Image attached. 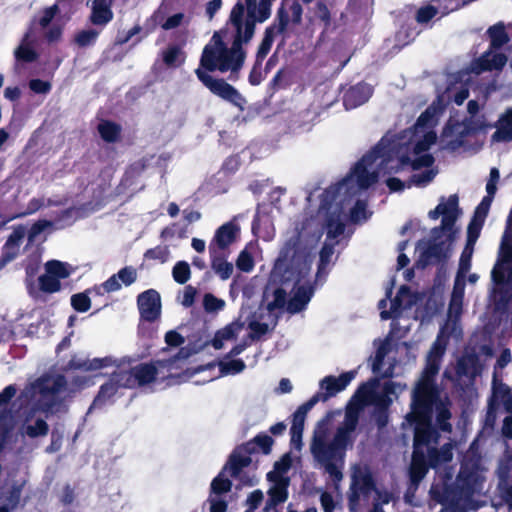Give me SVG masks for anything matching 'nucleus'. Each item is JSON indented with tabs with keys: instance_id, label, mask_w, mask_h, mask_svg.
I'll list each match as a JSON object with an SVG mask.
<instances>
[{
	"instance_id": "f257e3e1",
	"label": "nucleus",
	"mask_w": 512,
	"mask_h": 512,
	"mask_svg": "<svg viewBox=\"0 0 512 512\" xmlns=\"http://www.w3.org/2000/svg\"><path fill=\"white\" fill-rule=\"evenodd\" d=\"M470 82L469 72L448 76L445 87L438 89L437 101L419 116L413 127L399 133L388 132L343 179L323 191L315 213H306L287 231L285 239L298 227L311 222L319 223L320 237L326 231V241L319 252L318 278L331 262L334 239L343 233L344 221L349 217L359 223L371 216L366 205L367 190L381 177L387 176L386 185L392 192L402 191L412 184L426 186L435 178L438 170L429 152L437 139L434 127L451 100L461 105L468 98Z\"/></svg>"
},
{
	"instance_id": "f03ea898",
	"label": "nucleus",
	"mask_w": 512,
	"mask_h": 512,
	"mask_svg": "<svg viewBox=\"0 0 512 512\" xmlns=\"http://www.w3.org/2000/svg\"><path fill=\"white\" fill-rule=\"evenodd\" d=\"M484 204L472 225L467 229V242L459 260L458 271L448 309V321L441 329L440 335L433 344L428 357L426 368L417 383L411 404V412L406 416V423L414 429V451L410 466V478L417 485L426 475L428 467L436 468L442 463L452 459V445L445 444L437 450V433L431 427L433 414L443 431H450L451 425L447 422L450 412L447 409L446 399H442L434 385V377L439 370L440 358L445 351L444 337L453 335L459 337L461 329L457 326V319L461 315L465 292V276L471 269V260L474 245L481 232V221L485 214Z\"/></svg>"
},
{
	"instance_id": "7ed1b4c3",
	"label": "nucleus",
	"mask_w": 512,
	"mask_h": 512,
	"mask_svg": "<svg viewBox=\"0 0 512 512\" xmlns=\"http://www.w3.org/2000/svg\"><path fill=\"white\" fill-rule=\"evenodd\" d=\"M320 230L319 223H306L284 239L270 276L271 282L280 287L266 294L265 306L249 321L250 337H260L275 326L280 310L297 313L311 300L310 273Z\"/></svg>"
},
{
	"instance_id": "20e7f679",
	"label": "nucleus",
	"mask_w": 512,
	"mask_h": 512,
	"mask_svg": "<svg viewBox=\"0 0 512 512\" xmlns=\"http://www.w3.org/2000/svg\"><path fill=\"white\" fill-rule=\"evenodd\" d=\"M405 389L406 386L401 383L393 381L380 383L377 379L372 380L359 387L352 397L346 407L344 421L332 439L328 436V420L318 423L314 431L311 451L334 482L332 492L321 493L320 502L324 512H333L341 501L338 483L343 477L344 454L347 446L352 443V433L357 426L360 411L365 405L386 408Z\"/></svg>"
},
{
	"instance_id": "39448f33",
	"label": "nucleus",
	"mask_w": 512,
	"mask_h": 512,
	"mask_svg": "<svg viewBox=\"0 0 512 512\" xmlns=\"http://www.w3.org/2000/svg\"><path fill=\"white\" fill-rule=\"evenodd\" d=\"M206 343L198 347L186 346L182 348L177 356L168 361H158L156 365L141 364L133 369L126 367H120L117 365V371H115L106 384L101 387L98 397L94 404H98L102 401L113 397L121 388H133L135 386H141L152 382L159 370L167 369L168 377L178 378L179 382H185L183 379L185 371L178 373L179 369H182L184 361L189 358L192 354L199 352Z\"/></svg>"
},
{
	"instance_id": "423d86ee",
	"label": "nucleus",
	"mask_w": 512,
	"mask_h": 512,
	"mask_svg": "<svg viewBox=\"0 0 512 512\" xmlns=\"http://www.w3.org/2000/svg\"><path fill=\"white\" fill-rule=\"evenodd\" d=\"M432 220L442 218L441 226L432 230V242L422 240L416 246L418 263L422 266L446 258L451 250V245L456 239L459 229L455 223L460 216L458 197L450 195L441 198L434 210L429 212Z\"/></svg>"
},
{
	"instance_id": "0eeeda50",
	"label": "nucleus",
	"mask_w": 512,
	"mask_h": 512,
	"mask_svg": "<svg viewBox=\"0 0 512 512\" xmlns=\"http://www.w3.org/2000/svg\"><path fill=\"white\" fill-rule=\"evenodd\" d=\"M423 303V296L412 293L406 286H402L398 291L396 297L390 301V310H385L386 300H381L379 303L381 309L382 319H393L392 333L402 335L410 328L411 320L420 319L424 322L428 317L432 316L434 312H425L420 308Z\"/></svg>"
},
{
	"instance_id": "6e6552de",
	"label": "nucleus",
	"mask_w": 512,
	"mask_h": 512,
	"mask_svg": "<svg viewBox=\"0 0 512 512\" xmlns=\"http://www.w3.org/2000/svg\"><path fill=\"white\" fill-rule=\"evenodd\" d=\"M491 277L495 301L509 302L512 299V210L502 239L499 259L492 270Z\"/></svg>"
},
{
	"instance_id": "1a4fd4ad",
	"label": "nucleus",
	"mask_w": 512,
	"mask_h": 512,
	"mask_svg": "<svg viewBox=\"0 0 512 512\" xmlns=\"http://www.w3.org/2000/svg\"><path fill=\"white\" fill-rule=\"evenodd\" d=\"M352 482H351V495H350V510H356V503L358 498L363 496H371L373 499L372 512H384L382 509L383 504H388L392 495L386 490L374 487L371 472L367 465L358 464L352 467Z\"/></svg>"
},
{
	"instance_id": "9d476101",
	"label": "nucleus",
	"mask_w": 512,
	"mask_h": 512,
	"mask_svg": "<svg viewBox=\"0 0 512 512\" xmlns=\"http://www.w3.org/2000/svg\"><path fill=\"white\" fill-rule=\"evenodd\" d=\"M64 379L60 375L45 376L29 385L23 397L32 406L42 411H54V405L60 398Z\"/></svg>"
},
{
	"instance_id": "9b49d317",
	"label": "nucleus",
	"mask_w": 512,
	"mask_h": 512,
	"mask_svg": "<svg viewBox=\"0 0 512 512\" xmlns=\"http://www.w3.org/2000/svg\"><path fill=\"white\" fill-rule=\"evenodd\" d=\"M219 372H215L216 365L209 363L196 368L185 370L184 380H194L196 384H204L226 375H235L245 369V363L239 359L225 360L218 363Z\"/></svg>"
},
{
	"instance_id": "f8f14e48",
	"label": "nucleus",
	"mask_w": 512,
	"mask_h": 512,
	"mask_svg": "<svg viewBox=\"0 0 512 512\" xmlns=\"http://www.w3.org/2000/svg\"><path fill=\"white\" fill-rule=\"evenodd\" d=\"M292 460L289 454H285L274 465V469L267 474L268 481L271 483L269 488V501L267 509L286 501L288 493L289 478L287 473L291 467Z\"/></svg>"
},
{
	"instance_id": "ddd939ff",
	"label": "nucleus",
	"mask_w": 512,
	"mask_h": 512,
	"mask_svg": "<svg viewBox=\"0 0 512 512\" xmlns=\"http://www.w3.org/2000/svg\"><path fill=\"white\" fill-rule=\"evenodd\" d=\"M479 110V105L476 101L471 100L468 103V111L471 117L463 123H454L450 121L443 132V137L446 139L447 144L453 148L462 144V137L478 130L487 127L484 119L476 117Z\"/></svg>"
},
{
	"instance_id": "4468645a",
	"label": "nucleus",
	"mask_w": 512,
	"mask_h": 512,
	"mask_svg": "<svg viewBox=\"0 0 512 512\" xmlns=\"http://www.w3.org/2000/svg\"><path fill=\"white\" fill-rule=\"evenodd\" d=\"M406 350L405 347H394L390 340L378 344L372 359L373 372L381 377H392L396 374L397 357Z\"/></svg>"
},
{
	"instance_id": "2eb2a0df",
	"label": "nucleus",
	"mask_w": 512,
	"mask_h": 512,
	"mask_svg": "<svg viewBox=\"0 0 512 512\" xmlns=\"http://www.w3.org/2000/svg\"><path fill=\"white\" fill-rule=\"evenodd\" d=\"M196 75L211 93L241 109L243 108L244 99L233 86L222 79L213 78L201 68L196 70Z\"/></svg>"
},
{
	"instance_id": "dca6fc26",
	"label": "nucleus",
	"mask_w": 512,
	"mask_h": 512,
	"mask_svg": "<svg viewBox=\"0 0 512 512\" xmlns=\"http://www.w3.org/2000/svg\"><path fill=\"white\" fill-rule=\"evenodd\" d=\"M240 235V226L233 219L224 223L216 229L214 236L209 244V250L212 252L215 248L226 249L237 241Z\"/></svg>"
},
{
	"instance_id": "f3484780",
	"label": "nucleus",
	"mask_w": 512,
	"mask_h": 512,
	"mask_svg": "<svg viewBox=\"0 0 512 512\" xmlns=\"http://www.w3.org/2000/svg\"><path fill=\"white\" fill-rule=\"evenodd\" d=\"M357 372L355 370L347 371L339 376L328 375L322 378L319 382V388L323 392L324 397L328 400L338 393L344 391L347 386L356 377Z\"/></svg>"
},
{
	"instance_id": "a211bd4d",
	"label": "nucleus",
	"mask_w": 512,
	"mask_h": 512,
	"mask_svg": "<svg viewBox=\"0 0 512 512\" xmlns=\"http://www.w3.org/2000/svg\"><path fill=\"white\" fill-rule=\"evenodd\" d=\"M138 308L146 321H155L161 314V299L157 291L150 289L138 296Z\"/></svg>"
},
{
	"instance_id": "6ab92c4d",
	"label": "nucleus",
	"mask_w": 512,
	"mask_h": 512,
	"mask_svg": "<svg viewBox=\"0 0 512 512\" xmlns=\"http://www.w3.org/2000/svg\"><path fill=\"white\" fill-rule=\"evenodd\" d=\"M507 62V57L502 53L494 52L492 49L485 52L481 57L474 60L470 69L478 75L484 71L501 70Z\"/></svg>"
},
{
	"instance_id": "aec40b11",
	"label": "nucleus",
	"mask_w": 512,
	"mask_h": 512,
	"mask_svg": "<svg viewBox=\"0 0 512 512\" xmlns=\"http://www.w3.org/2000/svg\"><path fill=\"white\" fill-rule=\"evenodd\" d=\"M25 237L26 229L22 226L16 227L9 235L2 248L0 263L3 267L19 255Z\"/></svg>"
},
{
	"instance_id": "412c9836",
	"label": "nucleus",
	"mask_w": 512,
	"mask_h": 512,
	"mask_svg": "<svg viewBox=\"0 0 512 512\" xmlns=\"http://www.w3.org/2000/svg\"><path fill=\"white\" fill-rule=\"evenodd\" d=\"M57 12L58 5L55 4L45 8L37 18L38 25L43 30L46 39L50 42L59 39L62 33L61 27L56 23H52Z\"/></svg>"
},
{
	"instance_id": "4be33fe9",
	"label": "nucleus",
	"mask_w": 512,
	"mask_h": 512,
	"mask_svg": "<svg viewBox=\"0 0 512 512\" xmlns=\"http://www.w3.org/2000/svg\"><path fill=\"white\" fill-rule=\"evenodd\" d=\"M110 366H116V361L111 357L89 359L84 355H75L69 363L71 369L83 372H96Z\"/></svg>"
},
{
	"instance_id": "5701e85b",
	"label": "nucleus",
	"mask_w": 512,
	"mask_h": 512,
	"mask_svg": "<svg viewBox=\"0 0 512 512\" xmlns=\"http://www.w3.org/2000/svg\"><path fill=\"white\" fill-rule=\"evenodd\" d=\"M137 279V271L135 268L129 266L124 267L118 271V273L112 275L103 284V288L106 292H114L119 290L122 285L129 286L134 283Z\"/></svg>"
},
{
	"instance_id": "b1692460",
	"label": "nucleus",
	"mask_w": 512,
	"mask_h": 512,
	"mask_svg": "<svg viewBox=\"0 0 512 512\" xmlns=\"http://www.w3.org/2000/svg\"><path fill=\"white\" fill-rule=\"evenodd\" d=\"M372 92V87L366 83H360L351 87L344 96L346 108L353 109L364 104L371 97Z\"/></svg>"
},
{
	"instance_id": "393cba45",
	"label": "nucleus",
	"mask_w": 512,
	"mask_h": 512,
	"mask_svg": "<svg viewBox=\"0 0 512 512\" xmlns=\"http://www.w3.org/2000/svg\"><path fill=\"white\" fill-rule=\"evenodd\" d=\"M244 323L240 320L232 322L224 328L218 330L212 339V346L219 350L222 349L227 342H231L243 331Z\"/></svg>"
},
{
	"instance_id": "a878e982",
	"label": "nucleus",
	"mask_w": 512,
	"mask_h": 512,
	"mask_svg": "<svg viewBox=\"0 0 512 512\" xmlns=\"http://www.w3.org/2000/svg\"><path fill=\"white\" fill-rule=\"evenodd\" d=\"M113 18L111 0H91V21L95 25H106Z\"/></svg>"
},
{
	"instance_id": "bb28decb",
	"label": "nucleus",
	"mask_w": 512,
	"mask_h": 512,
	"mask_svg": "<svg viewBox=\"0 0 512 512\" xmlns=\"http://www.w3.org/2000/svg\"><path fill=\"white\" fill-rule=\"evenodd\" d=\"M481 370V365L478 363L475 355L466 352L465 355L458 360L456 374L461 379L467 377L469 381L475 377Z\"/></svg>"
},
{
	"instance_id": "cd10ccee",
	"label": "nucleus",
	"mask_w": 512,
	"mask_h": 512,
	"mask_svg": "<svg viewBox=\"0 0 512 512\" xmlns=\"http://www.w3.org/2000/svg\"><path fill=\"white\" fill-rule=\"evenodd\" d=\"M251 458L243 449L235 450L229 458L228 463L224 466L225 472H229L232 477H238L242 469L249 466Z\"/></svg>"
},
{
	"instance_id": "c85d7f7f",
	"label": "nucleus",
	"mask_w": 512,
	"mask_h": 512,
	"mask_svg": "<svg viewBox=\"0 0 512 512\" xmlns=\"http://www.w3.org/2000/svg\"><path fill=\"white\" fill-rule=\"evenodd\" d=\"M493 141L505 142L512 140V108L499 119L497 130L492 136Z\"/></svg>"
},
{
	"instance_id": "c756f323",
	"label": "nucleus",
	"mask_w": 512,
	"mask_h": 512,
	"mask_svg": "<svg viewBox=\"0 0 512 512\" xmlns=\"http://www.w3.org/2000/svg\"><path fill=\"white\" fill-rule=\"evenodd\" d=\"M47 431L48 426L46 422L42 418L34 419L32 416L26 418L22 427V433L32 438L46 435Z\"/></svg>"
},
{
	"instance_id": "7c9ffc66",
	"label": "nucleus",
	"mask_w": 512,
	"mask_h": 512,
	"mask_svg": "<svg viewBox=\"0 0 512 512\" xmlns=\"http://www.w3.org/2000/svg\"><path fill=\"white\" fill-rule=\"evenodd\" d=\"M306 417L303 416L302 412H295L293 415V421L291 426V445L300 450L302 446V434L304 429Z\"/></svg>"
},
{
	"instance_id": "2f4dec72",
	"label": "nucleus",
	"mask_w": 512,
	"mask_h": 512,
	"mask_svg": "<svg viewBox=\"0 0 512 512\" xmlns=\"http://www.w3.org/2000/svg\"><path fill=\"white\" fill-rule=\"evenodd\" d=\"M257 250L256 243H249L239 254L236 266L243 272H251L254 268L253 255Z\"/></svg>"
},
{
	"instance_id": "473e14b6",
	"label": "nucleus",
	"mask_w": 512,
	"mask_h": 512,
	"mask_svg": "<svg viewBox=\"0 0 512 512\" xmlns=\"http://www.w3.org/2000/svg\"><path fill=\"white\" fill-rule=\"evenodd\" d=\"M45 271L52 274L61 282V280L68 278L73 273L74 269L68 263L51 260L45 264Z\"/></svg>"
},
{
	"instance_id": "72a5a7b5",
	"label": "nucleus",
	"mask_w": 512,
	"mask_h": 512,
	"mask_svg": "<svg viewBox=\"0 0 512 512\" xmlns=\"http://www.w3.org/2000/svg\"><path fill=\"white\" fill-rule=\"evenodd\" d=\"M51 223L46 220H41L34 223L28 231H26L28 245L40 243L45 239V231L50 228Z\"/></svg>"
},
{
	"instance_id": "f704fd0d",
	"label": "nucleus",
	"mask_w": 512,
	"mask_h": 512,
	"mask_svg": "<svg viewBox=\"0 0 512 512\" xmlns=\"http://www.w3.org/2000/svg\"><path fill=\"white\" fill-rule=\"evenodd\" d=\"M228 476H230L229 472H225V469L223 468L218 476L213 479L210 494L222 496L223 493L230 491L232 483Z\"/></svg>"
},
{
	"instance_id": "c9c22d12",
	"label": "nucleus",
	"mask_w": 512,
	"mask_h": 512,
	"mask_svg": "<svg viewBox=\"0 0 512 512\" xmlns=\"http://www.w3.org/2000/svg\"><path fill=\"white\" fill-rule=\"evenodd\" d=\"M211 267L222 280H227L233 273V265L222 257H212Z\"/></svg>"
},
{
	"instance_id": "e433bc0d",
	"label": "nucleus",
	"mask_w": 512,
	"mask_h": 512,
	"mask_svg": "<svg viewBox=\"0 0 512 512\" xmlns=\"http://www.w3.org/2000/svg\"><path fill=\"white\" fill-rule=\"evenodd\" d=\"M39 287L42 292L56 293L61 289V282L56 279L52 274L46 272L38 279Z\"/></svg>"
},
{
	"instance_id": "4c0bfd02",
	"label": "nucleus",
	"mask_w": 512,
	"mask_h": 512,
	"mask_svg": "<svg viewBox=\"0 0 512 512\" xmlns=\"http://www.w3.org/2000/svg\"><path fill=\"white\" fill-rule=\"evenodd\" d=\"M98 131L101 137L107 142L115 141L120 134V128L115 123L104 121L98 126Z\"/></svg>"
},
{
	"instance_id": "58836bf2",
	"label": "nucleus",
	"mask_w": 512,
	"mask_h": 512,
	"mask_svg": "<svg viewBox=\"0 0 512 512\" xmlns=\"http://www.w3.org/2000/svg\"><path fill=\"white\" fill-rule=\"evenodd\" d=\"M163 61L167 66H178L184 61L182 50L176 46L167 48L162 53Z\"/></svg>"
},
{
	"instance_id": "ea45409f",
	"label": "nucleus",
	"mask_w": 512,
	"mask_h": 512,
	"mask_svg": "<svg viewBox=\"0 0 512 512\" xmlns=\"http://www.w3.org/2000/svg\"><path fill=\"white\" fill-rule=\"evenodd\" d=\"M492 48H500L508 41L505 28L501 24H497L489 29Z\"/></svg>"
},
{
	"instance_id": "a19ab883",
	"label": "nucleus",
	"mask_w": 512,
	"mask_h": 512,
	"mask_svg": "<svg viewBox=\"0 0 512 512\" xmlns=\"http://www.w3.org/2000/svg\"><path fill=\"white\" fill-rule=\"evenodd\" d=\"M486 190H487V193H488V196H486L482 201L481 203L478 205V207L476 208V211L474 213V216L468 226V228L472 225V223L475 221L477 215H478V212L480 210V208L486 204V209H485V214L483 216V219L481 221V227L483 226L484 224V221L486 219V216L488 214V211H489V208H490V205H491V201H492V197L496 191V183H493L492 181H489L486 185Z\"/></svg>"
},
{
	"instance_id": "79ce46f5",
	"label": "nucleus",
	"mask_w": 512,
	"mask_h": 512,
	"mask_svg": "<svg viewBox=\"0 0 512 512\" xmlns=\"http://www.w3.org/2000/svg\"><path fill=\"white\" fill-rule=\"evenodd\" d=\"M317 119V112L314 110H307L298 116L296 121L297 129L301 132L310 131Z\"/></svg>"
},
{
	"instance_id": "37998d69",
	"label": "nucleus",
	"mask_w": 512,
	"mask_h": 512,
	"mask_svg": "<svg viewBox=\"0 0 512 512\" xmlns=\"http://www.w3.org/2000/svg\"><path fill=\"white\" fill-rule=\"evenodd\" d=\"M174 280L179 284H184L190 279V267L185 261H179L175 264L172 270Z\"/></svg>"
},
{
	"instance_id": "c03bdc74",
	"label": "nucleus",
	"mask_w": 512,
	"mask_h": 512,
	"mask_svg": "<svg viewBox=\"0 0 512 512\" xmlns=\"http://www.w3.org/2000/svg\"><path fill=\"white\" fill-rule=\"evenodd\" d=\"M28 35L25 37L23 42L20 44V46L15 51V57L18 60H22L25 62H31L36 59V53L35 51L30 47L28 44Z\"/></svg>"
},
{
	"instance_id": "a18cd8bd",
	"label": "nucleus",
	"mask_w": 512,
	"mask_h": 512,
	"mask_svg": "<svg viewBox=\"0 0 512 512\" xmlns=\"http://www.w3.org/2000/svg\"><path fill=\"white\" fill-rule=\"evenodd\" d=\"M438 13H440L438 5L437 6L426 5V6L421 7L417 11L416 20L418 23L425 24V23H428Z\"/></svg>"
},
{
	"instance_id": "49530a36",
	"label": "nucleus",
	"mask_w": 512,
	"mask_h": 512,
	"mask_svg": "<svg viewBox=\"0 0 512 512\" xmlns=\"http://www.w3.org/2000/svg\"><path fill=\"white\" fill-rule=\"evenodd\" d=\"M203 305L207 312H218L224 309L225 301L212 294H206L203 299Z\"/></svg>"
},
{
	"instance_id": "de8ad7c7",
	"label": "nucleus",
	"mask_w": 512,
	"mask_h": 512,
	"mask_svg": "<svg viewBox=\"0 0 512 512\" xmlns=\"http://www.w3.org/2000/svg\"><path fill=\"white\" fill-rule=\"evenodd\" d=\"M71 305L79 312H86L90 309L91 301L87 294L78 293L71 297Z\"/></svg>"
},
{
	"instance_id": "09e8293b",
	"label": "nucleus",
	"mask_w": 512,
	"mask_h": 512,
	"mask_svg": "<svg viewBox=\"0 0 512 512\" xmlns=\"http://www.w3.org/2000/svg\"><path fill=\"white\" fill-rule=\"evenodd\" d=\"M207 504L209 505V512H226L227 510V502L220 495L210 494Z\"/></svg>"
},
{
	"instance_id": "8fccbe9b",
	"label": "nucleus",
	"mask_w": 512,
	"mask_h": 512,
	"mask_svg": "<svg viewBox=\"0 0 512 512\" xmlns=\"http://www.w3.org/2000/svg\"><path fill=\"white\" fill-rule=\"evenodd\" d=\"M275 30H276V28H274V27H269L266 29L264 39L262 40V43L259 47V51H258L259 56L264 57L269 52V50L272 46L273 40H274Z\"/></svg>"
},
{
	"instance_id": "3c124183",
	"label": "nucleus",
	"mask_w": 512,
	"mask_h": 512,
	"mask_svg": "<svg viewBox=\"0 0 512 512\" xmlns=\"http://www.w3.org/2000/svg\"><path fill=\"white\" fill-rule=\"evenodd\" d=\"M146 256L150 259L159 260L160 262L164 263L170 258V250L166 246H159L149 250L146 253Z\"/></svg>"
},
{
	"instance_id": "603ef678",
	"label": "nucleus",
	"mask_w": 512,
	"mask_h": 512,
	"mask_svg": "<svg viewBox=\"0 0 512 512\" xmlns=\"http://www.w3.org/2000/svg\"><path fill=\"white\" fill-rule=\"evenodd\" d=\"M187 22V18L183 13H177L168 17L162 24L161 27L165 30L174 29L183 23Z\"/></svg>"
},
{
	"instance_id": "864d4df0",
	"label": "nucleus",
	"mask_w": 512,
	"mask_h": 512,
	"mask_svg": "<svg viewBox=\"0 0 512 512\" xmlns=\"http://www.w3.org/2000/svg\"><path fill=\"white\" fill-rule=\"evenodd\" d=\"M34 317L38 319L40 317V312L37 310H33L29 314L21 315V317L18 319L20 321L21 326L27 327L28 334H33L37 330V327L34 325V322L30 321Z\"/></svg>"
},
{
	"instance_id": "5fc2aeb1",
	"label": "nucleus",
	"mask_w": 512,
	"mask_h": 512,
	"mask_svg": "<svg viewBox=\"0 0 512 512\" xmlns=\"http://www.w3.org/2000/svg\"><path fill=\"white\" fill-rule=\"evenodd\" d=\"M98 32L95 30H84L77 34L76 42L80 46H87L95 42Z\"/></svg>"
},
{
	"instance_id": "6e6d98bb",
	"label": "nucleus",
	"mask_w": 512,
	"mask_h": 512,
	"mask_svg": "<svg viewBox=\"0 0 512 512\" xmlns=\"http://www.w3.org/2000/svg\"><path fill=\"white\" fill-rule=\"evenodd\" d=\"M324 397V394L323 392L319 389V391L305 404H303L302 406H300L296 412H302L303 413V416L306 417V414L308 413V411L319 401H322V402H325L327 401L328 399L327 398H323Z\"/></svg>"
},
{
	"instance_id": "4d7b16f0",
	"label": "nucleus",
	"mask_w": 512,
	"mask_h": 512,
	"mask_svg": "<svg viewBox=\"0 0 512 512\" xmlns=\"http://www.w3.org/2000/svg\"><path fill=\"white\" fill-rule=\"evenodd\" d=\"M324 397V394L323 392L319 389V391L305 404H303L302 406H300L296 412H302L303 413V416L306 417V414L308 413V411L319 401H322V402H325L327 401L328 399L327 398H323Z\"/></svg>"
},
{
	"instance_id": "13d9d810",
	"label": "nucleus",
	"mask_w": 512,
	"mask_h": 512,
	"mask_svg": "<svg viewBox=\"0 0 512 512\" xmlns=\"http://www.w3.org/2000/svg\"><path fill=\"white\" fill-rule=\"evenodd\" d=\"M30 89L39 94H46L51 90V84L40 79H33L29 83Z\"/></svg>"
},
{
	"instance_id": "bf43d9fd",
	"label": "nucleus",
	"mask_w": 512,
	"mask_h": 512,
	"mask_svg": "<svg viewBox=\"0 0 512 512\" xmlns=\"http://www.w3.org/2000/svg\"><path fill=\"white\" fill-rule=\"evenodd\" d=\"M165 342L168 346H180L184 343V338L176 331H168L165 335Z\"/></svg>"
},
{
	"instance_id": "052dcab7",
	"label": "nucleus",
	"mask_w": 512,
	"mask_h": 512,
	"mask_svg": "<svg viewBox=\"0 0 512 512\" xmlns=\"http://www.w3.org/2000/svg\"><path fill=\"white\" fill-rule=\"evenodd\" d=\"M263 497L264 496H263L262 491H260V490L253 491L247 499V504L249 505V510L247 512H252V510L256 509L259 506V504L262 502Z\"/></svg>"
},
{
	"instance_id": "680f3d73",
	"label": "nucleus",
	"mask_w": 512,
	"mask_h": 512,
	"mask_svg": "<svg viewBox=\"0 0 512 512\" xmlns=\"http://www.w3.org/2000/svg\"><path fill=\"white\" fill-rule=\"evenodd\" d=\"M255 443L261 448L263 453L268 454L271 450L273 439L268 435H260L255 438Z\"/></svg>"
},
{
	"instance_id": "e2e57ef3",
	"label": "nucleus",
	"mask_w": 512,
	"mask_h": 512,
	"mask_svg": "<svg viewBox=\"0 0 512 512\" xmlns=\"http://www.w3.org/2000/svg\"><path fill=\"white\" fill-rule=\"evenodd\" d=\"M195 295L196 290L191 286H187L183 293L182 304L186 307L191 306L194 302Z\"/></svg>"
},
{
	"instance_id": "0e129e2a",
	"label": "nucleus",
	"mask_w": 512,
	"mask_h": 512,
	"mask_svg": "<svg viewBox=\"0 0 512 512\" xmlns=\"http://www.w3.org/2000/svg\"><path fill=\"white\" fill-rule=\"evenodd\" d=\"M315 16L319 18L321 21H323L325 24H327L330 19V13L328 8L321 3H319L316 7Z\"/></svg>"
},
{
	"instance_id": "69168bd1",
	"label": "nucleus",
	"mask_w": 512,
	"mask_h": 512,
	"mask_svg": "<svg viewBox=\"0 0 512 512\" xmlns=\"http://www.w3.org/2000/svg\"><path fill=\"white\" fill-rule=\"evenodd\" d=\"M406 245L407 241H403L398 245V250L400 251V254L397 259V265L399 269L404 268L409 263L408 257L404 253H402Z\"/></svg>"
},
{
	"instance_id": "338daca9",
	"label": "nucleus",
	"mask_w": 512,
	"mask_h": 512,
	"mask_svg": "<svg viewBox=\"0 0 512 512\" xmlns=\"http://www.w3.org/2000/svg\"><path fill=\"white\" fill-rule=\"evenodd\" d=\"M18 500H19V493L17 492V493L12 494V496L8 500L7 504L0 505V512H10L11 510H13L16 507Z\"/></svg>"
},
{
	"instance_id": "774afa93",
	"label": "nucleus",
	"mask_w": 512,
	"mask_h": 512,
	"mask_svg": "<svg viewBox=\"0 0 512 512\" xmlns=\"http://www.w3.org/2000/svg\"><path fill=\"white\" fill-rule=\"evenodd\" d=\"M512 359L510 349L506 348L502 351L501 355L497 360V367L503 368L505 367Z\"/></svg>"
}]
</instances>
